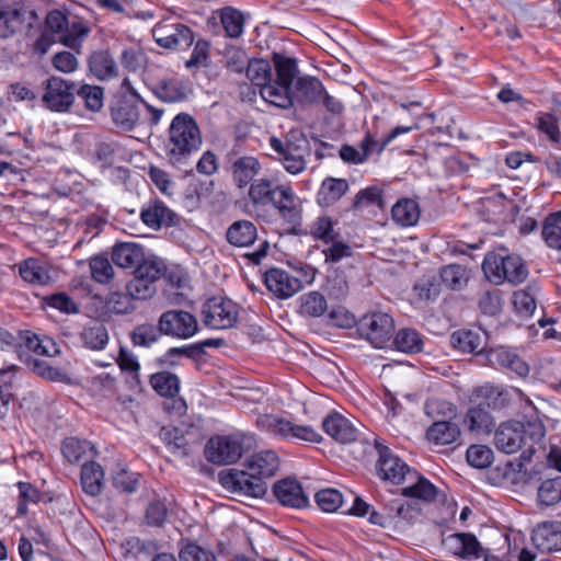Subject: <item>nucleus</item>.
Returning a JSON list of instances; mask_svg holds the SVG:
<instances>
[{"mask_svg": "<svg viewBox=\"0 0 561 561\" xmlns=\"http://www.w3.org/2000/svg\"><path fill=\"white\" fill-rule=\"evenodd\" d=\"M535 469L539 474L531 478L529 483L541 482L537 496L540 505L551 506L561 501V458H536Z\"/></svg>", "mask_w": 561, "mask_h": 561, "instance_id": "nucleus-9", "label": "nucleus"}, {"mask_svg": "<svg viewBox=\"0 0 561 561\" xmlns=\"http://www.w3.org/2000/svg\"><path fill=\"white\" fill-rule=\"evenodd\" d=\"M260 430L282 437H293L307 442L317 443L321 435L310 426H300L290 421L271 414L260 415L256 420Z\"/></svg>", "mask_w": 561, "mask_h": 561, "instance_id": "nucleus-13", "label": "nucleus"}, {"mask_svg": "<svg viewBox=\"0 0 561 561\" xmlns=\"http://www.w3.org/2000/svg\"><path fill=\"white\" fill-rule=\"evenodd\" d=\"M451 345L463 353H476L483 350L482 337L471 330H458L450 336Z\"/></svg>", "mask_w": 561, "mask_h": 561, "instance_id": "nucleus-45", "label": "nucleus"}, {"mask_svg": "<svg viewBox=\"0 0 561 561\" xmlns=\"http://www.w3.org/2000/svg\"><path fill=\"white\" fill-rule=\"evenodd\" d=\"M165 265L162 261L157 260H144L137 265L135 270V274L139 277L150 282V284L156 285V283L161 278L164 274Z\"/></svg>", "mask_w": 561, "mask_h": 561, "instance_id": "nucleus-58", "label": "nucleus"}, {"mask_svg": "<svg viewBox=\"0 0 561 561\" xmlns=\"http://www.w3.org/2000/svg\"><path fill=\"white\" fill-rule=\"evenodd\" d=\"M78 96L84 101V105L92 112L103 106V90L96 85L83 84L77 90Z\"/></svg>", "mask_w": 561, "mask_h": 561, "instance_id": "nucleus-60", "label": "nucleus"}, {"mask_svg": "<svg viewBox=\"0 0 561 561\" xmlns=\"http://www.w3.org/2000/svg\"><path fill=\"white\" fill-rule=\"evenodd\" d=\"M103 478L104 471L98 462L90 460L83 463L81 468V485L87 494L91 496L99 495L103 488Z\"/></svg>", "mask_w": 561, "mask_h": 561, "instance_id": "nucleus-38", "label": "nucleus"}, {"mask_svg": "<svg viewBox=\"0 0 561 561\" xmlns=\"http://www.w3.org/2000/svg\"><path fill=\"white\" fill-rule=\"evenodd\" d=\"M21 277L34 285H47L54 280L51 268L37 259L30 257L19 265Z\"/></svg>", "mask_w": 561, "mask_h": 561, "instance_id": "nucleus-30", "label": "nucleus"}, {"mask_svg": "<svg viewBox=\"0 0 561 561\" xmlns=\"http://www.w3.org/2000/svg\"><path fill=\"white\" fill-rule=\"evenodd\" d=\"M437 489L428 480L423 477H417V481L402 490V495L408 497L421 499L424 501L435 500Z\"/></svg>", "mask_w": 561, "mask_h": 561, "instance_id": "nucleus-56", "label": "nucleus"}, {"mask_svg": "<svg viewBox=\"0 0 561 561\" xmlns=\"http://www.w3.org/2000/svg\"><path fill=\"white\" fill-rule=\"evenodd\" d=\"M202 314L206 327L215 330H226L237 323L239 308L231 299L215 296L205 301Z\"/></svg>", "mask_w": 561, "mask_h": 561, "instance_id": "nucleus-12", "label": "nucleus"}, {"mask_svg": "<svg viewBox=\"0 0 561 561\" xmlns=\"http://www.w3.org/2000/svg\"><path fill=\"white\" fill-rule=\"evenodd\" d=\"M525 409L528 410V432L520 422L502 423L495 431L494 444L500 453L520 456H534L539 453L540 440L545 436L543 425L537 419V411L529 399L525 400Z\"/></svg>", "mask_w": 561, "mask_h": 561, "instance_id": "nucleus-3", "label": "nucleus"}, {"mask_svg": "<svg viewBox=\"0 0 561 561\" xmlns=\"http://www.w3.org/2000/svg\"><path fill=\"white\" fill-rule=\"evenodd\" d=\"M314 500L319 508L325 513L336 512L342 503L343 495L336 489H322L314 494Z\"/></svg>", "mask_w": 561, "mask_h": 561, "instance_id": "nucleus-54", "label": "nucleus"}, {"mask_svg": "<svg viewBox=\"0 0 561 561\" xmlns=\"http://www.w3.org/2000/svg\"><path fill=\"white\" fill-rule=\"evenodd\" d=\"M89 33L90 28L83 22L77 21L70 24L67 22V28L61 36V43L65 46L79 51L82 41L89 35Z\"/></svg>", "mask_w": 561, "mask_h": 561, "instance_id": "nucleus-52", "label": "nucleus"}, {"mask_svg": "<svg viewBox=\"0 0 561 561\" xmlns=\"http://www.w3.org/2000/svg\"><path fill=\"white\" fill-rule=\"evenodd\" d=\"M531 541L541 552L561 551V522L549 520L539 523L531 533Z\"/></svg>", "mask_w": 561, "mask_h": 561, "instance_id": "nucleus-20", "label": "nucleus"}, {"mask_svg": "<svg viewBox=\"0 0 561 561\" xmlns=\"http://www.w3.org/2000/svg\"><path fill=\"white\" fill-rule=\"evenodd\" d=\"M264 283L270 291L282 299L294 296L302 288V283L298 277L282 268L266 271Z\"/></svg>", "mask_w": 561, "mask_h": 561, "instance_id": "nucleus-19", "label": "nucleus"}, {"mask_svg": "<svg viewBox=\"0 0 561 561\" xmlns=\"http://www.w3.org/2000/svg\"><path fill=\"white\" fill-rule=\"evenodd\" d=\"M486 359L492 366L507 368L522 377L529 373L528 365L516 353L504 346L490 348L486 352Z\"/></svg>", "mask_w": 561, "mask_h": 561, "instance_id": "nucleus-25", "label": "nucleus"}, {"mask_svg": "<svg viewBox=\"0 0 561 561\" xmlns=\"http://www.w3.org/2000/svg\"><path fill=\"white\" fill-rule=\"evenodd\" d=\"M463 425L472 434L489 435L495 426V420L481 402L467 411Z\"/></svg>", "mask_w": 561, "mask_h": 561, "instance_id": "nucleus-26", "label": "nucleus"}, {"mask_svg": "<svg viewBox=\"0 0 561 561\" xmlns=\"http://www.w3.org/2000/svg\"><path fill=\"white\" fill-rule=\"evenodd\" d=\"M542 237L548 247L561 251V209L547 216Z\"/></svg>", "mask_w": 561, "mask_h": 561, "instance_id": "nucleus-47", "label": "nucleus"}, {"mask_svg": "<svg viewBox=\"0 0 561 561\" xmlns=\"http://www.w3.org/2000/svg\"><path fill=\"white\" fill-rule=\"evenodd\" d=\"M460 435V430L456 423L449 421H435L426 432V438L434 445H449Z\"/></svg>", "mask_w": 561, "mask_h": 561, "instance_id": "nucleus-37", "label": "nucleus"}, {"mask_svg": "<svg viewBox=\"0 0 561 561\" xmlns=\"http://www.w3.org/2000/svg\"><path fill=\"white\" fill-rule=\"evenodd\" d=\"M142 259V248L133 242L116 244L112 250V261L122 268L137 266Z\"/></svg>", "mask_w": 561, "mask_h": 561, "instance_id": "nucleus-34", "label": "nucleus"}, {"mask_svg": "<svg viewBox=\"0 0 561 561\" xmlns=\"http://www.w3.org/2000/svg\"><path fill=\"white\" fill-rule=\"evenodd\" d=\"M149 382L153 390L165 398H174L180 391L179 377L170 371H159L150 376Z\"/></svg>", "mask_w": 561, "mask_h": 561, "instance_id": "nucleus-41", "label": "nucleus"}, {"mask_svg": "<svg viewBox=\"0 0 561 561\" xmlns=\"http://www.w3.org/2000/svg\"><path fill=\"white\" fill-rule=\"evenodd\" d=\"M19 490V503L16 507L18 515L25 516L27 514V505L36 504L41 501L42 495L38 489H36L30 482L19 481L16 483Z\"/></svg>", "mask_w": 561, "mask_h": 561, "instance_id": "nucleus-53", "label": "nucleus"}, {"mask_svg": "<svg viewBox=\"0 0 561 561\" xmlns=\"http://www.w3.org/2000/svg\"><path fill=\"white\" fill-rule=\"evenodd\" d=\"M68 18L60 10H51L45 18L43 30L45 32H51L55 37L61 43V36L67 28Z\"/></svg>", "mask_w": 561, "mask_h": 561, "instance_id": "nucleus-63", "label": "nucleus"}, {"mask_svg": "<svg viewBox=\"0 0 561 561\" xmlns=\"http://www.w3.org/2000/svg\"><path fill=\"white\" fill-rule=\"evenodd\" d=\"M273 492L277 501L284 506L305 508L309 504L307 494L296 479L285 478L277 481L273 486Z\"/></svg>", "mask_w": 561, "mask_h": 561, "instance_id": "nucleus-21", "label": "nucleus"}, {"mask_svg": "<svg viewBox=\"0 0 561 561\" xmlns=\"http://www.w3.org/2000/svg\"><path fill=\"white\" fill-rule=\"evenodd\" d=\"M348 187L344 179L327 178L318 191L317 202L322 207H330L346 194Z\"/></svg>", "mask_w": 561, "mask_h": 561, "instance_id": "nucleus-33", "label": "nucleus"}, {"mask_svg": "<svg viewBox=\"0 0 561 561\" xmlns=\"http://www.w3.org/2000/svg\"><path fill=\"white\" fill-rule=\"evenodd\" d=\"M473 397L482 400L488 407L501 409L507 404L510 391L497 386L485 383L474 388Z\"/></svg>", "mask_w": 561, "mask_h": 561, "instance_id": "nucleus-40", "label": "nucleus"}, {"mask_svg": "<svg viewBox=\"0 0 561 561\" xmlns=\"http://www.w3.org/2000/svg\"><path fill=\"white\" fill-rule=\"evenodd\" d=\"M226 239L228 243L233 247L248 248L257 239V229L255 225L249 220H237L228 227Z\"/></svg>", "mask_w": 561, "mask_h": 561, "instance_id": "nucleus-31", "label": "nucleus"}, {"mask_svg": "<svg viewBox=\"0 0 561 561\" xmlns=\"http://www.w3.org/2000/svg\"><path fill=\"white\" fill-rule=\"evenodd\" d=\"M62 456H84L87 454H96L95 445L87 439L78 437H68L61 445Z\"/></svg>", "mask_w": 561, "mask_h": 561, "instance_id": "nucleus-59", "label": "nucleus"}, {"mask_svg": "<svg viewBox=\"0 0 561 561\" xmlns=\"http://www.w3.org/2000/svg\"><path fill=\"white\" fill-rule=\"evenodd\" d=\"M391 343L396 346V350L408 354L419 353L423 348L421 334L416 330L409 328L399 330L393 335Z\"/></svg>", "mask_w": 561, "mask_h": 561, "instance_id": "nucleus-42", "label": "nucleus"}, {"mask_svg": "<svg viewBox=\"0 0 561 561\" xmlns=\"http://www.w3.org/2000/svg\"><path fill=\"white\" fill-rule=\"evenodd\" d=\"M378 477L392 484H401L408 474H412L410 467L401 458H378L375 465Z\"/></svg>", "mask_w": 561, "mask_h": 561, "instance_id": "nucleus-29", "label": "nucleus"}, {"mask_svg": "<svg viewBox=\"0 0 561 561\" xmlns=\"http://www.w3.org/2000/svg\"><path fill=\"white\" fill-rule=\"evenodd\" d=\"M20 347L21 353L24 351H28L34 355L39 356H53L58 352L56 348V344L50 339H41L38 335L30 332H27L26 335L23 337V344Z\"/></svg>", "mask_w": 561, "mask_h": 561, "instance_id": "nucleus-48", "label": "nucleus"}, {"mask_svg": "<svg viewBox=\"0 0 561 561\" xmlns=\"http://www.w3.org/2000/svg\"><path fill=\"white\" fill-rule=\"evenodd\" d=\"M444 549L461 560H477L484 557L483 548L471 533H455L443 539Z\"/></svg>", "mask_w": 561, "mask_h": 561, "instance_id": "nucleus-18", "label": "nucleus"}, {"mask_svg": "<svg viewBox=\"0 0 561 561\" xmlns=\"http://www.w3.org/2000/svg\"><path fill=\"white\" fill-rule=\"evenodd\" d=\"M90 267L93 279L100 284H107L114 277V268L106 257H93Z\"/></svg>", "mask_w": 561, "mask_h": 561, "instance_id": "nucleus-61", "label": "nucleus"}, {"mask_svg": "<svg viewBox=\"0 0 561 561\" xmlns=\"http://www.w3.org/2000/svg\"><path fill=\"white\" fill-rule=\"evenodd\" d=\"M310 234L324 242H333L335 238L333 220L328 216L318 217L310 225Z\"/></svg>", "mask_w": 561, "mask_h": 561, "instance_id": "nucleus-62", "label": "nucleus"}, {"mask_svg": "<svg viewBox=\"0 0 561 561\" xmlns=\"http://www.w3.org/2000/svg\"><path fill=\"white\" fill-rule=\"evenodd\" d=\"M256 448L257 440L254 434L234 432L210 437L205 446V456H263Z\"/></svg>", "mask_w": 561, "mask_h": 561, "instance_id": "nucleus-10", "label": "nucleus"}, {"mask_svg": "<svg viewBox=\"0 0 561 561\" xmlns=\"http://www.w3.org/2000/svg\"><path fill=\"white\" fill-rule=\"evenodd\" d=\"M152 90L160 100L169 103L183 101L187 96L186 87L176 78H163L154 83Z\"/></svg>", "mask_w": 561, "mask_h": 561, "instance_id": "nucleus-35", "label": "nucleus"}, {"mask_svg": "<svg viewBox=\"0 0 561 561\" xmlns=\"http://www.w3.org/2000/svg\"><path fill=\"white\" fill-rule=\"evenodd\" d=\"M322 430L333 440L341 445L351 444L357 439L364 446L363 453L367 455L392 456L389 446L375 434L360 438L358 427L354 422L339 412H331L322 420Z\"/></svg>", "mask_w": 561, "mask_h": 561, "instance_id": "nucleus-6", "label": "nucleus"}, {"mask_svg": "<svg viewBox=\"0 0 561 561\" xmlns=\"http://www.w3.org/2000/svg\"><path fill=\"white\" fill-rule=\"evenodd\" d=\"M270 146L278 154L287 172L298 174L305 170L306 161L298 146L276 137L270 138Z\"/></svg>", "mask_w": 561, "mask_h": 561, "instance_id": "nucleus-22", "label": "nucleus"}, {"mask_svg": "<svg viewBox=\"0 0 561 561\" xmlns=\"http://www.w3.org/2000/svg\"><path fill=\"white\" fill-rule=\"evenodd\" d=\"M328 310L325 297L318 291H309L299 297V312L305 317L318 318Z\"/></svg>", "mask_w": 561, "mask_h": 561, "instance_id": "nucleus-43", "label": "nucleus"}, {"mask_svg": "<svg viewBox=\"0 0 561 561\" xmlns=\"http://www.w3.org/2000/svg\"><path fill=\"white\" fill-rule=\"evenodd\" d=\"M536 458H491L486 479L491 484H528L539 471L535 469Z\"/></svg>", "mask_w": 561, "mask_h": 561, "instance_id": "nucleus-8", "label": "nucleus"}, {"mask_svg": "<svg viewBox=\"0 0 561 561\" xmlns=\"http://www.w3.org/2000/svg\"><path fill=\"white\" fill-rule=\"evenodd\" d=\"M202 133L196 121L186 113L173 117L165 142V154L172 165L181 167L187 163L191 156L202 146Z\"/></svg>", "mask_w": 561, "mask_h": 561, "instance_id": "nucleus-5", "label": "nucleus"}, {"mask_svg": "<svg viewBox=\"0 0 561 561\" xmlns=\"http://www.w3.org/2000/svg\"><path fill=\"white\" fill-rule=\"evenodd\" d=\"M368 206H378L379 208L385 207L382 198V190L378 186H369L360 190L354 198L353 207L355 209L365 208Z\"/></svg>", "mask_w": 561, "mask_h": 561, "instance_id": "nucleus-55", "label": "nucleus"}, {"mask_svg": "<svg viewBox=\"0 0 561 561\" xmlns=\"http://www.w3.org/2000/svg\"><path fill=\"white\" fill-rule=\"evenodd\" d=\"M535 119L537 129L545 134L557 148L561 149V133L557 116L551 113L538 112Z\"/></svg>", "mask_w": 561, "mask_h": 561, "instance_id": "nucleus-50", "label": "nucleus"}, {"mask_svg": "<svg viewBox=\"0 0 561 561\" xmlns=\"http://www.w3.org/2000/svg\"><path fill=\"white\" fill-rule=\"evenodd\" d=\"M220 21L228 37L238 38L243 34L244 16L231 7H226L220 11Z\"/></svg>", "mask_w": 561, "mask_h": 561, "instance_id": "nucleus-46", "label": "nucleus"}, {"mask_svg": "<svg viewBox=\"0 0 561 561\" xmlns=\"http://www.w3.org/2000/svg\"><path fill=\"white\" fill-rule=\"evenodd\" d=\"M273 62L276 78L272 79V69L264 59H250L247 68V78L260 88V95L270 104L280 108L291 106L290 85L297 76L298 68L295 59L274 54Z\"/></svg>", "mask_w": 561, "mask_h": 561, "instance_id": "nucleus-1", "label": "nucleus"}, {"mask_svg": "<svg viewBox=\"0 0 561 561\" xmlns=\"http://www.w3.org/2000/svg\"><path fill=\"white\" fill-rule=\"evenodd\" d=\"M89 69L99 80H111L118 75V67L107 50H98L89 58Z\"/></svg>", "mask_w": 561, "mask_h": 561, "instance_id": "nucleus-32", "label": "nucleus"}, {"mask_svg": "<svg viewBox=\"0 0 561 561\" xmlns=\"http://www.w3.org/2000/svg\"><path fill=\"white\" fill-rule=\"evenodd\" d=\"M80 340L87 348L102 351L108 343V332L104 323L91 321L80 333Z\"/></svg>", "mask_w": 561, "mask_h": 561, "instance_id": "nucleus-39", "label": "nucleus"}, {"mask_svg": "<svg viewBox=\"0 0 561 561\" xmlns=\"http://www.w3.org/2000/svg\"><path fill=\"white\" fill-rule=\"evenodd\" d=\"M482 271L494 285L505 282L518 285L528 277V268L519 255L502 252L488 253L482 262Z\"/></svg>", "mask_w": 561, "mask_h": 561, "instance_id": "nucleus-7", "label": "nucleus"}, {"mask_svg": "<svg viewBox=\"0 0 561 561\" xmlns=\"http://www.w3.org/2000/svg\"><path fill=\"white\" fill-rule=\"evenodd\" d=\"M377 145V141L367 135L360 142L359 149L348 145L342 146L340 157L344 162L358 164L368 158Z\"/></svg>", "mask_w": 561, "mask_h": 561, "instance_id": "nucleus-44", "label": "nucleus"}, {"mask_svg": "<svg viewBox=\"0 0 561 561\" xmlns=\"http://www.w3.org/2000/svg\"><path fill=\"white\" fill-rule=\"evenodd\" d=\"M133 300L135 299L128 293L123 294L114 291L108 295L106 306L112 312L124 314L131 312L135 309Z\"/></svg>", "mask_w": 561, "mask_h": 561, "instance_id": "nucleus-64", "label": "nucleus"}, {"mask_svg": "<svg viewBox=\"0 0 561 561\" xmlns=\"http://www.w3.org/2000/svg\"><path fill=\"white\" fill-rule=\"evenodd\" d=\"M420 206L412 198H401L391 208L393 221L402 227L414 226L420 219Z\"/></svg>", "mask_w": 561, "mask_h": 561, "instance_id": "nucleus-36", "label": "nucleus"}, {"mask_svg": "<svg viewBox=\"0 0 561 561\" xmlns=\"http://www.w3.org/2000/svg\"><path fill=\"white\" fill-rule=\"evenodd\" d=\"M76 83L60 77H50L45 81L42 102L53 112H67L75 101Z\"/></svg>", "mask_w": 561, "mask_h": 561, "instance_id": "nucleus-15", "label": "nucleus"}, {"mask_svg": "<svg viewBox=\"0 0 561 561\" xmlns=\"http://www.w3.org/2000/svg\"><path fill=\"white\" fill-rule=\"evenodd\" d=\"M230 171L234 185L244 188L260 178L262 165L255 157L243 156L231 162Z\"/></svg>", "mask_w": 561, "mask_h": 561, "instance_id": "nucleus-23", "label": "nucleus"}, {"mask_svg": "<svg viewBox=\"0 0 561 561\" xmlns=\"http://www.w3.org/2000/svg\"><path fill=\"white\" fill-rule=\"evenodd\" d=\"M324 94L322 82L314 77H300L296 80L294 91H290L291 101L296 99L300 103H319Z\"/></svg>", "mask_w": 561, "mask_h": 561, "instance_id": "nucleus-28", "label": "nucleus"}, {"mask_svg": "<svg viewBox=\"0 0 561 561\" xmlns=\"http://www.w3.org/2000/svg\"><path fill=\"white\" fill-rule=\"evenodd\" d=\"M159 331L168 336L186 340L198 331L195 316L183 310H168L159 318Z\"/></svg>", "mask_w": 561, "mask_h": 561, "instance_id": "nucleus-16", "label": "nucleus"}, {"mask_svg": "<svg viewBox=\"0 0 561 561\" xmlns=\"http://www.w3.org/2000/svg\"><path fill=\"white\" fill-rule=\"evenodd\" d=\"M359 335L376 348L387 347L394 335V321L386 312H370L357 322Z\"/></svg>", "mask_w": 561, "mask_h": 561, "instance_id": "nucleus-11", "label": "nucleus"}, {"mask_svg": "<svg viewBox=\"0 0 561 561\" xmlns=\"http://www.w3.org/2000/svg\"><path fill=\"white\" fill-rule=\"evenodd\" d=\"M244 469H222L217 478L220 485L228 492L261 497L266 493L265 480L274 477L279 469V458H247Z\"/></svg>", "mask_w": 561, "mask_h": 561, "instance_id": "nucleus-2", "label": "nucleus"}, {"mask_svg": "<svg viewBox=\"0 0 561 561\" xmlns=\"http://www.w3.org/2000/svg\"><path fill=\"white\" fill-rule=\"evenodd\" d=\"M114 124L123 130H131L140 123L139 104L131 100L119 99L112 108Z\"/></svg>", "mask_w": 561, "mask_h": 561, "instance_id": "nucleus-24", "label": "nucleus"}, {"mask_svg": "<svg viewBox=\"0 0 561 561\" xmlns=\"http://www.w3.org/2000/svg\"><path fill=\"white\" fill-rule=\"evenodd\" d=\"M140 218L146 226L159 229L162 226L173 225L175 214L161 201H151L142 207Z\"/></svg>", "mask_w": 561, "mask_h": 561, "instance_id": "nucleus-27", "label": "nucleus"}, {"mask_svg": "<svg viewBox=\"0 0 561 561\" xmlns=\"http://www.w3.org/2000/svg\"><path fill=\"white\" fill-rule=\"evenodd\" d=\"M424 411L433 420L449 421L456 415V407L444 399L431 398L424 404Z\"/></svg>", "mask_w": 561, "mask_h": 561, "instance_id": "nucleus-51", "label": "nucleus"}, {"mask_svg": "<svg viewBox=\"0 0 561 561\" xmlns=\"http://www.w3.org/2000/svg\"><path fill=\"white\" fill-rule=\"evenodd\" d=\"M248 198L255 207L272 205L279 216L289 224H297L301 210L289 185L279 184L272 175L260 176L248 186Z\"/></svg>", "mask_w": 561, "mask_h": 561, "instance_id": "nucleus-4", "label": "nucleus"}, {"mask_svg": "<svg viewBox=\"0 0 561 561\" xmlns=\"http://www.w3.org/2000/svg\"><path fill=\"white\" fill-rule=\"evenodd\" d=\"M156 43L168 49H185L194 42L193 31L185 24L170 20L159 22L152 28Z\"/></svg>", "mask_w": 561, "mask_h": 561, "instance_id": "nucleus-14", "label": "nucleus"}, {"mask_svg": "<svg viewBox=\"0 0 561 561\" xmlns=\"http://www.w3.org/2000/svg\"><path fill=\"white\" fill-rule=\"evenodd\" d=\"M34 19L35 12L20 2L0 0V38L13 36Z\"/></svg>", "mask_w": 561, "mask_h": 561, "instance_id": "nucleus-17", "label": "nucleus"}, {"mask_svg": "<svg viewBox=\"0 0 561 561\" xmlns=\"http://www.w3.org/2000/svg\"><path fill=\"white\" fill-rule=\"evenodd\" d=\"M126 291L135 300H146L156 294L157 286L134 273V277L126 284Z\"/></svg>", "mask_w": 561, "mask_h": 561, "instance_id": "nucleus-57", "label": "nucleus"}, {"mask_svg": "<svg viewBox=\"0 0 561 561\" xmlns=\"http://www.w3.org/2000/svg\"><path fill=\"white\" fill-rule=\"evenodd\" d=\"M442 282L449 288L459 290L463 288L469 280V271L460 264H449L440 271Z\"/></svg>", "mask_w": 561, "mask_h": 561, "instance_id": "nucleus-49", "label": "nucleus"}]
</instances>
